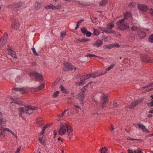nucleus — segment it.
<instances>
[{
	"instance_id": "f257e3e1",
	"label": "nucleus",
	"mask_w": 153,
	"mask_h": 153,
	"mask_svg": "<svg viewBox=\"0 0 153 153\" xmlns=\"http://www.w3.org/2000/svg\"><path fill=\"white\" fill-rule=\"evenodd\" d=\"M37 108L34 106L31 105H28L25 108H18V109L19 111V116H21L22 114L24 113L25 111L26 113L29 114H31L32 112H31V111L35 110H36Z\"/></svg>"
},
{
	"instance_id": "f03ea898",
	"label": "nucleus",
	"mask_w": 153,
	"mask_h": 153,
	"mask_svg": "<svg viewBox=\"0 0 153 153\" xmlns=\"http://www.w3.org/2000/svg\"><path fill=\"white\" fill-rule=\"evenodd\" d=\"M71 131V128L65 123L61 124L60 129L59 130V133L61 135H64L66 132L68 135Z\"/></svg>"
},
{
	"instance_id": "7ed1b4c3",
	"label": "nucleus",
	"mask_w": 153,
	"mask_h": 153,
	"mask_svg": "<svg viewBox=\"0 0 153 153\" xmlns=\"http://www.w3.org/2000/svg\"><path fill=\"white\" fill-rule=\"evenodd\" d=\"M116 24L121 30L126 29L129 27L128 24L125 22V19H123L119 21L116 23Z\"/></svg>"
},
{
	"instance_id": "20e7f679",
	"label": "nucleus",
	"mask_w": 153,
	"mask_h": 153,
	"mask_svg": "<svg viewBox=\"0 0 153 153\" xmlns=\"http://www.w3.org/2000/svg\"><path fill=\"white\" fill-rule=\"evenodd\" d=\"M7 34L5 33L0 39V48H4L5 47V43L7 40Z\"/></svg>"
},
{
	"instance_id": "39448f33",
	"label": "nucleus",
	"mask_w": 153,
	"mask_h": 153,
	"mask_svg": "<svg viewBox=\"0 0 153 153\" xmlns=\"http://www.w3.org/2000/svg\"><path fill=\"white\" fill-rule=\"evenodd\" d=\"M89 75H86L82 76L79 78V81L77 83V85L79 86L83 85L85 83V81L89 78Z\"/></svg>"
},
{
	"instance_id": "423d86ee",
	"label": "nucleus",
	"mask_w": 153,
	"mask_h": 153,
	"mask_svg": "<svg viewBox=\"0 0 153 153\" xmlns=\"http://www.w3.org/2000/svg\"><path fill=\"white\" fill-rule=\"evenodd\" d=\"M11 25L13 28L17 30L19 27V24L17 19L13 18L11 21Z\"/></svg>"
},
{
	"instance_id": "0eeeda50",
	"label": "nucleus",
	"mask_w": 153,
	"mask_h": 153,
	"mask_svg": "<svg viewBox=\"0 0 153 153\" xmlns=\"http://www.w3.org/2000/svg\"><path fill=\"white\" fill-rule=\"evenodd\" d=\"M29 75L30 76H35V79L36 80H42L43 79L42 76L41 74H39L36 72H32L29 73Z\"/></svg>"
},
{
	"instance_id": "6e6552de",
	"label": "nucleus",
	"mask_w": 153,
	"mask_h": 153,
	"mask_svg": "<svg viewBox=\"0 0 153 153\" xmlns=\"http://www.w3.org/2000/svg\"><path fill=\"white\" fill-rule=\"evenodd\" d=\"M141 58L142 60L145 62H152V60L146 54H142L141 55Z\"/></svg>"
},
{
	"instance_id": "1a4fd4ad",
	"label": "nucleus",
	"mask_w": 153,
	"mask_h": 153,
	"mask_svg": "<svg viewBox=\"0 0 153 153\" xmlns=\"http://www.w3.org/2000/svg\"><path fill=\"white\" fill-rule=\"evenodd\" d=\"M23 4V2H19L17 3H14L13 4L9 5L8 7L9 9H14L21 6Z\"/></svg>"
},
{
	"instance_id": "9d476101",
	"label": "nucleus",
	"mask_w": 153,
	"mask_h": 153,
	"mask_svg": "<svg viewBox=\"0 0 153 153\" xmlns=\"http://www.w3.org/2000/svg\"><path fill=\"white\" fill-rule=\"evenodd\" d=\"M64 66L63 70L64 71L71 70L73 69L72 66L68 62H65L63 64Z\"/></svg>"
},
{
	"instance_id": "9b49d317",
	"label": "nucleus",
	"mask_w": 153,
	"mask_h": 153,
	"mask_svg": "<svg viewBox=\"0 0 153 153\" xmlns=\"http://www.w3.org/2000/svg\"><path fill=\"white\" fill-rule=\"evenodd\" d=\"M137 35H138V38L141 39L143 38L146 36L145 33L143 31L142 28L139 29V30L137 31Z\"/></svg>"
},
{
	"instance_id": "f8f14e48",
	"label": "nucleus",
	"mask_w": 153,
	"mask_h": 153,
	"mask_svg": "<svg viewBox=\"0 0 153 153\" xmlns=\"http://www.w3.org/2000/svg\"><path fill=\"white\" fill-rule=\"evenodd\" d=\"M28 89L25 88H12V90L13 93H14L15 91H22V94L24 93H27L28 92Z\"/></svg>"
},
{
	"instance_id": "ddd939ff",
	"label": "nucleus",
	"mask_w": 153,
	"mask_h": 153,
	"mask_svg": "<svg viewBox=\"0 0 153 153\" xmlns=\"http://www.w3.org/2000/svg\"><path fill=\"white\" fill-rule=\"evenodd\" d=\"M88 85V84L85 86L83 87L81 89L82 93L78 94L79 97H80V99L81 100L83 99L85 96L84 92L86 89Z\"/></svg>"
},
{
	"instance_id": "4468645a",
	"label": "nucleus",
	"mask_w": 153,
	"mask_h": 153,
	"mask_svg": "<svg viewBox=\"0 0 153 153\" xmlns=\"http://www.w3.org/2000/svg\"><path fill=\"white\" fill-rule=\"evenodd\" d=\"M143 100V99H141L137 100L135 101L132 102L131 103L129 106V107L130 108H132L135 106L139 103L141 102Z\"/></svg>"
},
{
	"instance_id": "2eb2a0df",
	"label": "nucleus",
	"mask_w": 153,
	"mask_h": 153,
	"mask_svg": "<svg viewBox=\"0 0 153 153\" xmlns=\"http://www.w3.org/2000/svg\"><path fill=\"white\" fill-rule=\"evenodd\" d=\"M137 8L140 10L145 11L148 9L147 6L143 4H139L137 5Z\"/></svg>"
},
{
	"instance_id": "dca6fc26",
	"label": "nucleus",
	"mask_w": 153,
	"mask_h": 153,
	"mask_svg": "<svg viewBox=\"0 0 153 153\" xmlns=\"http://www.w3.org/2000/svg\"><path fill=\"white\" fill-rule=\"evenodd\" d=\"M114 26V24L113 23H110L107 25L106 29L109 31H112L111 33H113L114 31L112 30L111 29Z\"/></svg>"
},
{
	"instance_id": "f3484780",
	"label": "nucleus",
	"mask_w": 153,
	"mask_h": 153,
	"mask_svg": "<svg viewBox=\"0 0 153 153\" xmlns=\"http://www.w3.org/2000/svg\"><path fill=\"white\" fill-rule=\"evenodd\" d=\"M139 128L143 132H146L148 133H149V131L143 124H140Z\"/></svg>"
},
{
	"instance_id": "a211bd4d",
	"label": "nucleus",
	"mask_w": 153,
	"mask_h": 153,
	"mask_svg": "<svg viewBox=\"0 0 153 153\" xmlns=\"http://www.w3.org/2000/svg\"><path fill=\"white\" fill-rule=\"evenodd\" d=\"M125 19H129L130 20H132V18L131 13L129 12H127L124 15Z\"/></svg>"
},
{
	"instance_id": "6ab92c4d",
	"label": "nucleus",
	"mask_w": 153,
	"mask_h": 153,
	"mask_svg": "<svg viewBox=\"0 0 153 153\" xmlns=\"http://www.w3.org/2000/svg\"><path fill=\"white\" fill-rule=\"evenodd\" d=\"M102 45V42L101 40H98L94 43L93 45L98 47L101 46Z\"/></svg>"
},
{
	"instance_id": "aec40b11",
	"label": "nucleus",
	"mask_w": 153,
	"mask_h": 153,
	"mask_svg": "<svg viewBox=\"0 0 153 153\" xmlns=\"http://www.w3.org/2000/svg\"><path fill=\"white\" fill-rule=\"evenodd\" d=\"M10 100L12 101L10 102V103H12L13 102H14L16 104L20 105L22 104L21 101L20 100L16 99H13L12 98H10Z\"/></svg>"
},
{
	"instance_id": "412c9836",
	"label": "nucleus",
	"mask_w": 153,
	"mask_h": 153,
	"mask_svg": "<svg viewBox=\"0 0 153 153\" xmlns=\"http://www.w3.org/2000/svg\"><path fill=\"white\" fill-rule=\"evenodd\" d=\"M101 97L102 99H105L107 98L108 97V94L106 93L102 92L101 93Z\"/></svg>"
},
{
	"instance_id": "4be33fe9",
	"label": "nucleus",
	"mask_w": 153,
	"mask_h": 153,
	"mask_svg": "<svg viewBox=\"0 0 153 153\" xmlns=\"http://www.w3.org/2000/svg\"><path fill=\"white\" fill-rule=\"evenodd\" d=\"M42 5V3L41 2L39 3L36 2L35 3V9L37 10L41 7Z\"/></svg>"
},
{
	"instance_id": "5701e85b",
	"label": "nucleus",
	"mask_w": 153,
	"mask_h": 153,
	"mask_svg": "<svg viewBox=\"0 0 153 153\" xmlns=\"http://www.w3.org/2000/svg\"><path fill=\"white\" fill-rule=\"evenodd\" d=\"M8 53L9 55H11V56L15 58H17V56L14 51L12 50V51H8Z\"/></svg>"
},
{
	"instance_id": "b1692460",
	"label": "nucleus",
	"mask_w": 153,
	"mask_h": 153,
	"mask_svg": "<svg viewBox=\"0 0 153 153\" xmlns=\"http://www.w3.org/2000/svg\"><path fill=\"white\" fill-rule=\"evenodd\" d=\"M103 74H97V73L95 72L93 73L92 74H88L87 75H89L90 76H89V78L91 77H93L94 78H95L96 77H97L99 76L100 75H102Z\"/></svg>"
},
{
	"instance_id": "393cba45",
	"label": "nucleus",
	"mask_w": 153,
	"mask_h": 153,
	"mask_svg": "<svg viewBox=\"0 0 153 153\" xmlns=\"http://www.w3.org/2000/svg\"><path fill=\"white\" fill-rule=\"evenodd\" d=\"M55 6L52 4L47 5L45 7V8L46 9L51 8L52 10H54L55 9Z\"/></svg>"
},
{
	"instance_id": "a878e982",
	"label": "nucleus",
	"mask_w": 153,
	"mask_h": 153,
	"mask_svg": "<svg viewBox=\"0 0 153 153\" xmlns=\"http://www.w3.org/2000/svg\"><path fill=\"white\" fill-rule=\"evenodd\" d=\"M131 29L132 30L137 31H137L139 30V29H141V28L136 25H134L131 27Z\"/></svg>"
},
{
	"instance_id": "bb28decb",
	"label": "nucleus",
	"mask_w": 153,
	"mask_h": 153,
	"mask_svg": "<svg viewBox=\"0 0 153 153\" xmlns=\"http://www.w3.org/2000/svg\"><path fill=\"white\" fill-rule=\"evenodd\" d=\"M2 115L1 113L0 112V125H2L3 123L6 122V120L2 117Z\"/></svg>"
},
{
	"instance_id": "cd10ccee",
	"label": "nucleus",
	"mask_w": 153,
	"mask_h": 153,
	"mask_svg": "<svg viewBox=\"0 0 153 153\" xmlns=\"http://www.w3.org/2000/svg\"><path fill=\"white\" fill-rule=\"evenodd\" d=\"M151 100L150 103H147V105L149 107L153 106V95H152L150 97Z\"/></svg>"
},
{
	"instance_id": "c85d7f7f",
	"label": "nucleus",
	"mask_w": 153,
	"mask_h": 153,
	"mask_svg": "<svg viewBox=\"0 0 153 153\" xmlns=\"http://www.w3.org/2000/svg\"><path fill=\"white\" fill-rule=\"evenodd\" d=\"M99 29L101 30L102 31L105 32L106 33H111L112 32V31H109L107 30L106 28H104L102 27H99Z\"/></svg>"
},
{
	"instance_id": "c756f323",
	"label": "nucleus",
	"mask_w": 153,
	"mask_h": 153,
	"mask_svg": "<svg viewBox=\"0 0 153 153\" xmlns=\"http://www.w3.org/2000/svg\"><path fill=\"white\" fill-rule=\"evenodd\" d=\"M101 153H108V149L105 147H103L100 149Z\"/></svg>"
},
{
	"instance_id": "7c9ffc66",
	"label": "nucleus",
	"mask_w": 153,
	"mask_h": 153,
	"mask_svg": "<svg viewBox=\"0 0 153 153\" xmlns=\"http://www.w3.org/2000/svg\"><path fill=\"white\" fill-rule=\"evenodd\" d=\"M107 3V0H102L100 2L99 5L100 6L105 5Z\"/></svg>"
},
{
	"instance_id": "2f4dec72",
	"label": "nucleus",
	"mask_w": 153,
	"mask_h": 153,
	"mask_svg": "<svg viewBox=\"0 0 153 153\" xmlns=\"http://www.w3.org/2000/svg\"><path fill=\"white\" fill-rule=\"evenodd\" d=\"M42 119L41 118H39L36 119V122L39 125H43V124H42Z\"/></svg>"
},
{
	"instance_id": "473e14b6",
	"label": "nucleus",
	"mask_w": 153,
	"mask_h": 153,
	"mask_svg": "<svg viewBox=\"0 0 153 153\" xmlns=\"http://www.w3.org/2000/svg\"><path fill=\"white\" fill-rule=\"evenodd\" d=\"M39 141L40 142L42 145H45V141L44 138L43 137H41L39 138Z\"/></svg>"
},
{
	"instance_id": "72a5a7b5",
	"label": "nucleus",
	"mask_w": 153,
	"mask_h": 153,
	"mask_svg": "<svg viewBox=\"0 0 153 153\" xmlns=\"http://www.w3.org/2000/svg\"><path fill=\"white\" fill-rule=\"evenodd\" d=\"M78 41L79 42H84L89 41V40L88 39L83 38L82 39H78Z\"/></svg>"
},
{
	"instance_id": "f704fd0d",
	"label": "nucleus",
	"mask_w": 153,
	"mask_h": 153,
	"mask_svg": "<svg viewBox=\"0 0 153 153\" xmlns=\"http://www.w3.org/2000/svg\"><path fill=\"white\" fill-rule=\"evenodd\" d=\"M108 102V100H105L104 102L102 103V108H103L105 107V105H107Z\"/></svg>"
},
{
	"instance_id": "c9c22d12",
	"label": "nucleus",
	"mask_w": 153,
	"mask_h": 153,
	"mask_svg": "<svg viewBox=\"0 0 153 153\" xmlns=\"http://www.w3.org/2000/svg\"><path fill=\"white\" fill-rule=\"evenodd\" d=\"M60 88L61 89V90L62 91L65 93V94H66L67 93V91L64 88V87L63 86H62V85L60 86Z\"/></svg>"
},
{
	"instance_id": "e433bc0d",
	"label": "nucleus",
	"mask_w": 153,
	"mask_h": 153,
	"mask_svg": "<svg viewBox=\"0 0 153 153\" xmlns=\"http://www.w3.org/2000/svg\"><path fill=\"white\" fill-rule=\"evenodd\" d=\"M114 64H113L111 65L109 67L105 69L106 71H108L109 70L113 69L114 66Z\"/></svg>"
},
{
	"instance_id": "4c0bfd02",
	"label": "nucleus",
	"mask_w": 153,
	"mask_h": 153,
	"mask_svg": "<svg viewBox=\"0 0 153 153\" xmlns=\"http://www.w3.org/2000/svg\"><path fill=\"white\" fill-rule=\"evenodd\" d=\"M82 32L84 34H85L88 31L86 28L85 27H82L81 29Z\"/></svg>"
},
{
	"instance_id": "58836bf2",
	"label": "nucleus",
	"mask_w": 153,
	"mask_h": 153,
	"mask_svg": "<svg viewBox=\"0 0 153 153\" xmlns=\"http://www.w3.org/2000/svg\"><path fill=\"white\" fill-rule=\"evenodd\" d=\"M94 35L97 36H98L99 34L100 33L98 30L95 29L94 28Z\"/></svg>"
},
{
	"instance_id": "ea45409f",
	"label": "nucleus",
	"mask_w": 153,
	"mask_h": 153,
	"mask_svg": "<svg viewBox=\"0 0 153 153\" xmlns=\"http://www.w3.org/2000/svg\"><path fill=\"white\" fill-rule=\"evenodd\" d=\"M68 109L65 110L63 112H62V113L58 115V116L61 117L63 116L65 112L68 110Z\"/></svg>"
},
{
	"instance_id": "a19ab883",
	"label": "nucleus",
	"mask_w": 153,
	"mask_h": 153,
	"mask_svg": "<svg viewBox=\"0 0 153 153\" xmlns=\"http://www.w3.org/2000/svg\"><path fill=\"white\" fill-rule=\"evenodd\" d=\"M149 40L150 42L153 43V34H152L149 37Z\"/></svg>"
},
{
	"instance_id": "79ce46f5",
	"label": "nucleus",
	"mask_w": 153,
	"mask_h": 153,
	"mask_svg": "<svg viewBox=\"0 0 153 153\" xmlns=\"http://www.w3.org/2000/svg\"><path fill=\"white\" fill-rule=\"evenodd\" d=\"M32 50L33 53L34 54V55L36 56H38L39 55L38 54L36 53L35 49L34 48H32Z\"/></svg>"
},
{
	"instance_id": "37998d69",
	"label": "nucleus",
	"mask_w": 153,
	"mask_h": 153,
	"mask_svg": "<svg viewBox=\"0 0 153 153\" xmlns=\"http://www.w3.org/2000/svg\"><path fill=\"white\" fill-rule=\"evenodd\" d=\"M4 131L3 130L0 129V135L2 137H5V135L4 134Z\"/></svg>"
},
{
	"instance_id": "c03bdc74",
	"label": "nucleus",
	"mask_w": 153,
	"mask_h": 153,
	"mask_svg": "<svg viewBox=\"0 0 153 153\" xmlns=\"http://www.w3.org/2000/svg\"><path fill=\"white\" fill-rule=\"evenodd\" d=\"M59 91H57L54 92V93L53 94V97H57L59 94Z\"/></svg>"
},
{
	"instance_id": "a18cd8bd",
	"label": "nucleus",
	"mask_w": 153,
	"mask_h": 153,
	"mask_svg": "<svg viewBox=\"0 0 153 153\" xmlns=\"http://www.w3.org/2000/svg\"><path fill=\"white\" fill-rule=\"evenodd\" d=\"M104 47L106 49L108 48L109 49H110L112 47V45H105L104 46Z\"/></svg>"
},
{
	"instance_id": "49530a36",
	"label": "nucleus",
	"mask_w": 153,
	"mask_h": 153,
	"mask_svg": "<svg viewBox=\"0 0 153 153\" xmlns=\"http://www.w3.org/2000/svg\"><path fill=\"white\" fill-rule=\"evenodd\" d=\"M84 21V20L83 19H82L79 20L78 22H77V28H78V27L79 26V24L81 23V22H83Z\"/></svg>"
},
{
	"instance_id": "de8ad7c7",
	"label": "nucleus",
	"mask_w": 153,
	"mask_h": 153,
	"mask_svg": "<svg viewBox=\"0 0 153 153\" xmlns=\"http://www.w3.org/2000/svg\"><path fill=\"white\" fill-rule=\"evenodd\" d=\"M113 107L114 108H116L117 106H119V105L118 104L117 102H114L112 104Z\"/></svg>"
},
{
	"instance_id": "09e8293b",
	"label": "nucleus",
	"mask_w": 153,
	"mask_h": 153,
	"mask_svg": "<svg viewBox=\"0 0 153 153\" xmlns=\"http://www.w3.org/2000/svg\"><path fill=\"white\" fill-rule=\"evenodd\" d=\"M45 85L43 84H41L39 87H38V89L41 90L44 87Z\"/></svg>"
},
{
	"instance_id": "8fccbe9b",
	"label": "nucleus",
	"mask_w": 153,
	"mask_h": 153,
	"mask_svg": "<svg viewBox=\"0 0 153 153\" xmlns=\"http://www.w3.org/2000/svg\"><path fill=\"white\" fill-rule=\"evenodd\" d=\"M152 86H153V83H150L149 85L143 87V88H146L149 87H152Z\"/></svg>"
},
{
	"instance_id": "3c124183",
	"label": "nucleus",
	"mask_w": 153,
	"mask_h": 153,
	"mask_svg": "<svg viewBox=\"0 0 153 153\" xmlns=\"http://www.w3.org/2000/svg\"><path fill=\"white\" fill-rule=\"evenodd\" d=\"M102 39L104 40V41L105 42H107L108 41V37H106L105 36H102Z\"/></svg>"
},
{
	"instance_id": "603ef678",
	"label": "nucleus",
	"mask_w": 153,
	"mask_h": 153,
	"mask_svg": "<svg viewBox=\"0 0 153 153\" xmlns=\"http://www.w3.org/2000/svg\"><path fill=\"white\" fill-rule=\"evenodd\" d=\"M85 34L87 37H89L91 36V33L90 32L87 31Z\"/></svg>"
},
{
	"instance_id": "864d4df0",
	"label": "nucleus",
	"mask_w": 153,
	"mask_h": 153,
	"mask_svg": "<svg viewBox=\"0 0 153 153\" xmlns=\"http://www.w3.org/2000/svg\"><path fill=\"white\" fill-rule=\"evenodd\" d=\"M62 7V5L61 4H59L57 5L56 6H55V9H59L61 7Z\"/></svg>"
},
{
	"instance_id": "5fc2aeb1",
	"label": "nucleus",
	"mask_w": 153,
	"mask_h": 153,
	"mask_svg": "<svg viewBox=\"0 0 153 153\" xmlns=\"http://www.w3.org/2000/svg\"><path fill=\"white\" fill-rule=\"evenodd\" d=\"M127 140H140L137 139H132L130 137H128L127 138Z\"/></svg>"
},
{
	"instance_id": "6e6d98bb",
	"label": "nucleus",
	"mask_w": 153,
	"mask_h": 153,
	"mask_svg": "<svg viewBox=\"0 0 153 153\" xmlns=\"http://www.w3.org/2000/svg\"><path fill=\"white\" fill-rule=\"evenodd\" d=\"M65 33H65V32H64V31L62 32L61 33V36L62 38L64 37V36H65Z\"/></svg>"
},
{
	"instance_id": "4d7b16f0",
	"label": "nucleus",
	"mask_w": 153,
	"mask_h": 153,
	"mask_svg": "<svg viewBox=\"0 0 153 153\" xmlns=\"http://www.w3.org/2000/svg\"><path fill=\"white\" fill-rule=\"evenodd\" d=\"M135 5V4L133 2H131L129 3V4L128 5V6L129 7H131L134 6V5Z\"/></svg>"
},
{
	"instance_id": "13d9d810",
	"label": "nucleus",
	"mask_w": 153,
	"mask_h": 153,
	"mask_svg": "<svg viewBox=\"0 0 153 153\" xmlns=\"http://www.w3.org/2000/svg\"><path fill=\"white\" fill-rule=\"evenodd\" d=\"M134 39V38L133 35V36L131 37H129V40L130 41H133Z\"/></svg>"
},
{
	"instance_id": "bf43d9fd",
	"label": "nucleus",
	"mask_w": 153,
	"mask_h": 153,
	"mask_svg": "<svg viewBox=\"0 0 153 153\" xmlns=\"http://www.w3.org/2000/svg\"><path fill=\"white\" fill-rule=\"evenodd\" d=\"M3 131H6L9 132H10L11 130L8 128H4L3 129Z\"/></svg>"
},
{
	"instance_id": "052dcab7",
	"label": "nucleus",
	"mask_w": 153,
	"mask_h": 153,
	"mask_svg": "<svg viewBox=\"0 0 153 153\" xmlns=\"http://www.w3.org/2000/svg\"><path fill=\"white\" fill-rule=\"evenodd\" d=\"M120 46L119 45H117V44H114L113 45H112V47H117L118 48Z\"/></svg>"
},
{
	"instance_id": "680f3d73",
	"label": "nucleus",
	"mask_w": 153,
	"mask_h": 153,
	"mask_svg": "<svg viewBox=\"0 0 153 153\" xmlns=\"http://www.w3.org/2000/svg\"><path fill=\"white\" fill-rule=\"evenodd\" d=\"M86 56H93L95 57H97V56H96V55H94L93 54H90L87 55Z\"/></svg>"
},
{
	"instance_id": "e2e57ef3",
	"label": "nucleus",
	"mask_w": 153,
	"mask_h": 153,
	"mask_svg": "<svg viewBox=\"0 0 153 153\" xmlns=\"http://www.w3.org/2000/svg\"><path fill=\"white\" fill-rule=\"evenodd\" d=\"M48 125H45L44 126L42 130L45 132V130L46 129V128L48 127Z\"/></svg>"
},
{
	"instance_id": "0e129e2a",
	"label": "nucleus",
	"mask_w": 153,
	"mask_h": 153,
	"mask_svg": "<svg viewBox=\"0 0 153 153\" xmlns=\"http://www.w3.org/2000/svg\"><path fill=\"white\" fill-rule=\"evenodd\" d=\"M149 12L153 16V9L151 8L149 10Z\"/></svg>"
},
{
	"instance_id": "69168bd1",
	"label": "nucleus",
	"mask_w": 153,
	"mask_h": 153,
	"mask_svg": "<svg viewBox=\"0 0 153 153\" xmlns=\"http://www.w3.org/2000/svg\"><path fill=\"white\" fill-rule=\"evenodd\" d=\"M134 126L136 127V128H137V127H138L139 128V126H140V124H139V123H136V124H134Z\"/></svg>"
},
{
	"instance_id": "338daca9",
	"label": "nucleus",
	"mask_w": 153,
	"mask_h": 153,
	"mask_svg": "<svg viewBox=\"0 0 153 153\" xmlns=\"http://www.w3.org/2000/svg\"><path fill=\"white\" fill-rule=\"evenodd\" d=\"M7 49H8V51H12V48L11 47H10V46H9V45H7Z\"/></svg>"
},
{
	"instance_id": "774afa93",
	"label": "nucleus",
	"mask_w": 153,
	"mask_h": 153,
	"mask_svg": "<svg viewBox=\"0 0 153 153\" xmlns=\"http://www.w3.org/2000/svg\"><path fill=\"white\" fill-rule=\"evenodd\" d=\"M134 153H141V150H135L134 152Z\"/></svg>"
}]
</instances>
